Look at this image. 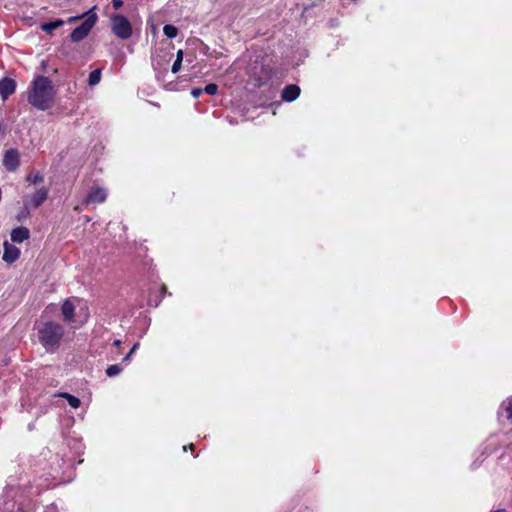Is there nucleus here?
<instances>
[{
  "label": "nucleus",
  "instance_id": "f257e3e1",
  "mask_svg": "<svg viewBox=\"0 0 512 512\" xmlns=\"http://www.w3.org/2000/svg\"><path fill=\"white\" fill-rule=\"evenodd\" d=\"M26 94L28 102L38 110H48L54 104L55 89L47 77L37 76Z\"/></svg>",
  "mask_w": 512,
  "mask_h": 512
},
{
  "label": "nucleus",
  "instance_id": "f03ea898",
  "mask_svg": "<svg viewBox=\"0 0 512 512\" xmlns=\"http://www.w3.org/2000/svg\"><path fill=\"white\" fill-rule=\"evenodd\" d=\"M64 335L63 327L54 322H45L38 328V338L47 351L55 350Z\"/></svg>",
  "mask_w": 512,
  "mask_h": 512
},
{
  "label": "nucleus",
  "instance_id": "7ed1b4c3",
  "mask_svg": "<svg viewBox=\"0 0 512 512\" xmlns=\"http://www.w3.org/2000/svg\"><path fill=\"white\" fill-rule=\"evenodd\" d=\"M112 32L120 39H128L132 35V26L128 19L121 14L112 15Z\"/></svg>",
  "mask_w": 512,
  "mask_h": 512
},
{
  "label": "nucleus",
  "instance_id": "20e7f679",
  "mask_svg": "<svg viewBox=\"0 0 512 512\" xmlns=\"http://www.w3.org/2000/svg\"><path fill=\"white\" fill-rule=\"evenodd\" d=\"M97 19V15L90 11L85 21L79 27L75 28L71 33V40L73 42H79L82 39H84L89 34L93 26L96 24Z\"/></svg>",
  "mask_w": 512,
  "mask_h": 512
},
{
  "label": "nucleus",
  "instance_id": "39448f33",
  "mask_svg": "<svg viewBox=\"0 0 512 512\" xmlns=\"http://www.w3.org/2000/svg\"><path fill=\"white\" fill-rule=\"evenodd\" d=\"M20 163V154L16 149H9L3 157V165L8 171H15Z\"/></svg>",
  "mask_w": 512,
  "mask_h": 512
},
{
  "label": "nucleus",
  "instance_id": "423d86ee",
  "mask_svg": "<svg viewBox=\"0 0 512 512\" xmlns=\"http://www.w3.org/2000/svg\"><path fill=\"white\" fill-rule=\"evenodd\" d=\"M107 198V191L101 187H93L87 195V203H103Z\"/></svg>",
  "mask_w": 512,
  "mask_h": 512
},
{
  "label": "nucleus",
  "instance_id": "0eeeda50",
  "mask_svg": "<svg viewBox=\"0 0 512 512\" xmlns=\"http://www.w3.org/2000/svg\"><path fill=\"white\" fill-rule=\"evenodd\" d=\"M20 256V250L8 242L4 243L3 260L7 263L15 262Z\"/></svg>",
  "mask_w": 512,
  "mask_h": 512
},
{
  "label": "nucleus",
  "instance_id": "6e6552de",
  "mask_svg": "<svg viewBox=\"0 0 512 512\" xmlns=\"http://www.w3.org/2000/svg\"><path fill=\"white\" fill-rule=\"evenodd\" d=\"M16 88L15 81L10 78H3L0 80V95L5 100L14 93Z\"/></svg>",
  "mask_w": 512,
  "mask_h": 512
},
{
  "label": "nucleus",
  "instance_id": "1a4fd4ad",
  "mask_svg": "<svg viewBox=\"0 0 512 512\" xmlns=\"http://www.w3.org/2000/svg\"><path fill=\"white\" fill-rule=\"evenodd\" d=\"M300 95V88L297 85H288L282 91V99L291 102L298 98Z\"/></svg>",
  "mask_w": 512,
  "mask_h": 512
},
{
  "label": "nucleus",
  "instance_id": "9d476101",
  "mask_svg": "<svg viewBox=\"0 0 512 512\" xmlns=\"http://www.w3.org/2000/svg\"><path fill=\"white\" fill-rule=\"evenodd\" d=\"M30 236L29 230L25 227H17L11 232V240L16 243H22Z\"/></svg>",
  "mask_w": 512,
  "mask_h": 512
},
{
  "label": "nucleus",
  "instance_id": "9b49d317",
  "mask_svg": "<svg viewBox=\"0 0 512 512\" xmlns=\"http://www.w3.org/2000/svg\"><path fill=\"white\" fill-rule=\"evenodd\" d=\"M75 313V305L73 301L66 300L62 305V314L65 321L71 322Z\"/></svg>",
  "mask_w": 512,
  "mask_h": 512
},
{
  "label": "nucleus",
  "instance_id": "f8f14e48",
  "mask_svg": "<svg viewBox=\"0 0 512 512\" xmlns=\"http://www.w3.org/2000/svg\"><path fill=\"white\" fill-rule=\"evenodd\" d=\"M47 198V191L45 189H39L36 191L31 197V203L38 207L40 206Z\"/></svg>",
  "mask_w": 512,
  "mask_h": 512
},
{
  "label": "nucleus",
  "instance_id": "ddd939ff",
  "mask_svg": "<svg viewBox=\"0 0 512 512\" xmlns=\"http://www.w3.org/2000/svg\"><path fill=\"white\" fill-rule=\"evenodd\" d=\"M64 24L63 20H56L53 22L44 23L41 25V29L48 34H51L55 29L61 27Z\"/></svg>",
  "mask_w": 512,
  "mask_h": 512
},
{
  "label": "nucleus",
  "instance_id": "4468645a",
  "mask_svg": "<svg viewBox=\"0 0 512 512\" xmlns=\"http://www.w3.org/2000/svg\"><path fill=\"white\" fill-rule=\"evenodd\" d=\"M57 396L65 398L68 401L69 405L74 409H77L78 407H80V404H81L80 399L69 394V393H59V394H57Z\"/></svg>",
  "mask_w": 512,
  "mask_h": 512
},
{
  "label": "nucleus",
  "instance_id": "2eb2a0df",
  "mask_svg": "<svg viewBox=\"0 0 512 512\" xmlns=\"http://www.w3.org/2000/svg\"><path fill=\"white\" fill-rule=\"evenodd\" d=\"M163 33L168 38H175L178 34V29L173 25L167 24L163 27Z\"/></svg>",
  "mask_w": 512,
  "mask_h": 512
},
{
  "label": "nucleus",
  "instance_id": "dca6fc26",
  "mask_svg": "<svg viewBox=\"0 0 512 512\" xmlns=\"http://www.w3.org/2000/svg\"><path fill=\"white\" fill-rule=\"evenodd\" d=\"M100 79L101 71L99 69H96L90 73L88 83L89 85L94 86L99 83Z\"/></svg>",
  "mask_w": 512,
  "mask_h": 512
},
{
  "label": "nucleus",
  "instance_id": "f3484780",
  "mask_svg": "<svg viewBox=\"0 0 512 512\" xmlns=\"http://www.w3.org/2000/svg\"><path fill=\"white\" fill-rule=\"evenodd\" d=\"M122 371V367L118 364H115V365H110L107 369H106V374L109 376V377H113V376H116L118 374H120Z\"/></svg>",
  "mask_w": 512,
  "mask_h": 512
},
{
  "label": "nucleus",
  "instance_id": "a211bd4d",
  "mask_svg": "<svg viewBox=\"0 0 512 512\" xmlns=\"http://www.w3.org/2000/svg\"><path fill=\"white\" fill-rule=\"evenodd\" d=\"M218 87L216 84H208L204 91L209 95H215L217 93Z\"/></svg>",
  "mask_w": 512,
  "mask_h": 512
},
{
  "label": "nucleus",
  "instance_id": "6ab92c4d",
  "mask_svg": "<svg viewBox=\"0 0 512 512\" xmlns=\"http://www.w3.org/2000/svg\"><path fill=\"white\" fill-rule=\"evenodd\" d=\"M506 411L508 413V417L512 418V397L508 399L506 402Z\"/></svg>",
  "mask_w": 512,
  "mask_h": 512
},
{
  "label": "nucleus",
  "instance_id": "aec40b11",
  "mask_svg": "<svg viewBox=\"0 0 512 512\" xmlns=\"http://www.w3.org/2000/svg\"><path fill=\"white\" fill-rule=\"evenodd\" d=\"M182 65V61L175 60V62L172 65V72L175 74L180 71Z\"/></svg>",
  "mask_w": 512,
  "mask_h": 512
},
{
  "label": "nucleus",
  "instance_id": "412c9836",
  "mask_svg": "<svg viewBox=\"0 0 512 512\" xmlns=\"http://www.w3.org/2000/svg\"><path fill=\"white\" fill-rule=\"evenodd\" d=\"M139 343H135L130 352L124 357L123 361H129L131 355L138 349Z\"/></svg>",
  "mask_w": 512,
  "mask_h": 512
},
{
  "label": "nucleus",
  "instance_id": "4be33fe9",
  "mask_svg": "<svg viewBox=\"0 0 512 512\" xmlns=\"http://www.w3.org/2000/svg\"><path fill=\"white\" fill-rule=\"evenodd\" d=\"M203 90L200 88H195L191 91L193 97L197 98L202 94Z\"/></svg>",
  "mask_w": 512,
  "mask_h": 512
},
{
  "label": "nucleus",
  "instance_id": "5701e85b",
  "mask_svg": "<svg viewBox=\"0 0 512 512\" xmlns=\"http://www.w3.org/2000/svg\"><path fill=\"white\" fill-rule=\"evenodd\" d=\"M113 7L119 9L123 5L122 0H112Z\"/></svg>",
  "mask_w": 512,
  "mask_h": 512
},
{
  "label": "nucleus",
  "instance_id": "b1692460",
  "mask_svg": "<svg viewBox=\"0 0 512 512\" xmlns=\"http://www.w3.org/2000/svg\"><path fill=\"white\" fill-rule=\"evenodd\" d=\"M28 180H29V181H32V182L42 181V177H41V176H39V175L37 174V175H35V176H33V177H32V176H29V177H28Z\"/></svg>",
  "mask_w": 512,
  "mask_h": 512
},
{
  "label": "nucleus",
  "instance_id": "393cba45",
  "mask_svg": "<svg viewBox=\"0 0 512 512\" xmlns=\"http://www.w3.org/2000/svg\"><path fill=\"white\" fill-rule=\"evenodd\" d=\"M176 60H179V61L183 60V51L182 50H178Z\"/></svg>",
  "mask_w": 512,
  "mask_h": 512
},
{
  "label": "nucleus",
  "instance_id": "a878e982",
  "mask_svg": "<svg viewBox=\"0 0 512 512\" xmlns=\"http://www.w3.org/2000/svg\"><path fill=\"white\" fill-rule=\"evenodd\" d=\"M79 18H80V17H78V16H77V17H70V18L68 19V22H69V23H72V22L76 21V20H77V19H79Z\"/></svg>",
  "mask_w": 512,
  "mask_h": 512
},
{
  "label": "nucleus",
  "instance_id": "bb28decb",
  "mask_svg": "<svg viewBox=\"0 0 512 512\" xmlns=\"http://www.w3.org/2000/svg\"><path fill=\"white\" fill-rule=\"evenodd\" d=\"M120 344H121L120 340H116V341L114 342V345H115V346H120Z\"/></svg>",
  "mask_w": 512,
  "mask_h": 512
}]
</instances>
